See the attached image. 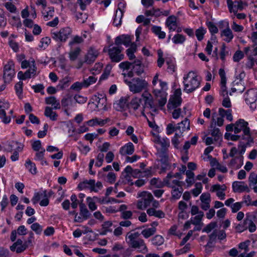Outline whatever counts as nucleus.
Masks as SVG:
<instances>
[{
    "instance_id": "1",
    "label": "nucleus",
    "mask_w": 257,
    "mask_h": 257,
    "mask_svg": "<svg viewBox=\"0 0 257 257\" xmlns=\"http://www.w3.org/2000/svg\"><path fill=\"white\" fill-rule=\"evenodd\" d=\"M201 81V77L196 72L193 71H189L183 77V90L187 93L194 91L200 87Z\"/></svg>"
},
{
    "instance_id": "2",
    "label": "nucleus",
    "mask_w": 257,
    "mask_h": 257,
    "mask_svg": "<svg viewBox=\"0 0 257 257\" xmlns=\"http://www.w3.org/2000/svg\"><path fill=\"white\" fill-rule=\"evenodd\" d=\"M124 81L129 87L131 92L133 93H139L148 88V83L145 79L140 77H134L131 80L124 79Z\"/></svg>"
},
{
    "instance_id": "3",
    "label": "nucleus",
    "mask_w": 257,
    "mask_h": 257,
    "mask_svg": "<svg viewBox=\"0 0 257 257\" xmlns=\"http://www.w3.org/2000/svg\"><path fill=\"white\" fill-rule=\"evenodd\" d=\"M248 123L243 119H239L235 122L234 133L238 134L241 132H243L242 139H244L250 137V128L248 127Z\"/></svg>"
},
{
    "instance_id": "4",
    "label": "nucleus",
    "mask_w": 257,
    "mask_h": 257,
    "mask_svg": "<svg viewBox=\"0 0 257 257\" xmlns=\"http://www.w3.org/2000/svg\"><path fill=\"white\" fill-rule=\"evenodd\" d=\"M72 30L69 27L61 28L59 31L52 32V38L57 42H65L71 34Z\"/></svg>"
},
{
    "instance_id": "5",
    "label": "nucleus",
    "mask_w": 257,
    "mask_h": 257,
    "mask_svg": "<svg viewBox=\"0 0 257 257\" xmlns=\"http://www.w3.org/2000/svg\"><path fill=\"white\" fill-rule=\"evenodd\" d=\"M123 48L121 46H112L108 50L109 58L112 62L118 63L123 59L124 55L121 53Z\"/></svg>"
},
{
    "instance_id": "6",
    "label": "nucleus",
    "mask_w": 257,
    "mask_h": 257,
    "mask_svg": "<svg viewBox=\"0 0 257 257\" xmlns=\"http://www.w3.org/2000/svg\"><path fill=\"white\" fill-rule=\"evenodd\" d=\"M139 196L142 198L137 204V207L140 209H144L149 206L153 200L152 194L148 192H142Z\"/></svg>"
},
{
    "instance_id": "7",
    "label": "nucleus",
    "mask_w": 257,
    "mask_h": 257,
    "mask_svg": "<svg viewBox=\"0 0 257 257\" xmlns=\"http://www.w3.org/2000/svg\"><path fill=\"white\" fill-rule=\"evenodd\" d=\"M13 61H9L4 69L3 79L5 83H10L15 74Z\"/></svg>"
},
{
    "instance_id": "8",
    "label": "nucleus",
    "mask_w": 257,
    "mask_h": 257,
    "mask_svg": "<svg viewBox=\"0 0 257 257\" xmlns=\"http://www.w3.org/2000/svg\"><path fill=\"white\" fill-rule=\"evenodd\" d=\"M154 143L158 145L157 147V153L169 152L168 148L170 146V141L167 138H161L157 136L154 140Z\"/></svg>"
},
{
    "instance_id": "9",
    "label": "nucleus",
    "mask_w": 257,
    "mask_h": 257,
    "mask_svg": "<svg viewBox=\"0 0 257 257\" xmlns=\"http://www.w3.org/2000/svg\"><path fill=\"white\" fill-rule=\"evenodd\" d=\"M118 8L115 12L113 19V24L115 27H119L121 25V19L123 16L126 4L123 1H120L118 4Z\"/></svg>"
},
{
    "instance_id": "10",
    "label": "nucleus",
    "mask_w": 257,
    "mask_h": 257,
    "mask_svg": "<svg viewBox=\"0 0 257 257\" xmlns=\"http://www.w3.org/2000/svg\"><path fill=\"white\" fill-rule=\"evenodd\" d=\"M227 3L229 12L234 14H236L238 11H242L247 6L246 4L241 1H235L233 2L232 0H227Z\"/></svg>"
},
{
    "instance_id": "11",
    "label": "nucleus",
    "mask_w": 257,
    "mask_h": 257,
    "mask_svg": "<svg viewBox=\"0 0 257 257\" xmlns=\"http://www.w3.org/2000/svg\"><path fill=\"white\" fill-rule=\"evenodd\" d=\"M245 101L247 104H250L252 110L256 108L255 101L257 99V91L254 89H249L245 94Z\"/></svg>"
},
{
    "instance_id": "12",
    "label": "nucleus",
    "mask_w": 257,
    "mask_h": 257,
    "mask_svg": "<svg viewBox=\"0 0 257 257\" xmlns=\"http://www.w3.org/2000/svg\"><path fill=\"white\" fill-rule=\"evenodd\" d=\"M79 207L80 216L75 215L74 220L76 222H81L84 220L87 219L90 217L91 213L88 210L85 204L83 202L79 203Z\"/></svg>"
},
{
    "instance_id": "13",
    "label": "nucleus",
    "mask_w": 257,
    "mask_h": 257,
    "mask_svg": "<svg viewBox=\"0 0 257 257\" xmlns=\"http://www.w3.org/2000/svg\"><path fill=\"white\" fill-rule=\"evenodd\" d=\"M172 173H169L167 174V176L163 179V182L154 178L151 180L150 183L152 185H154L157 188H162L165 186L168 187H173L171 186V184L170 182V179L172 178Z\"/></svg>"
},
{
    "instance_id": "14",
    "label": "nucleus",
    "mask_w": 257,
    "mask_h": 257,
    "mask_svg": "<svg viewBox=\"0 0 257 257\" xmlns=\"http://www.w3.org/2000/svg\"><path fill=\"white\" fill-rule=\"evenodd\" d=\"M225 24V28L221 31L220 35L223 37V40L227 42H230L233 38V35L231 30L229 28V23L227 22L221 21L220 22V25Z\"/></svg>"
},
{
    "instance_id": "15",
    "label": "nucleus",
    "mask_w": 257,
    "mask_h": 257,
    "mask_svg": "<svg viewBox=\"0 0 257 257\" xmlns=\"http://www.w3.org/2000/svg\"><path fill=\"white\" fill-rule=\"evenodd\" d=\"M96 185V184H95V180L94 179H90L89 180H85L78 184L77 189L79 190L89 189L90 192H96V189L95 188Z\"/></svg>"
},
{
    "instance_id": "16",
    "label": "nucleus",
    "mask_w": 257,
    "mask_h": 257,
    "mask_svg": "<svg viewBox=\"0 0 257 257\" xmlns=\"http://www.w3.org/2000/svg\"><path fill=\"white\" fill-rule=\"evenodd\" d=\"M97 98V111H107L110 108V105L107 104L106 97L105 94H98Z\"/></svg>"
},
{
    "instance_id": "17",
    "label": "nucleus",
    "mask_w": 257,
    "mask_h": 257,
    "mask_svg": "<svg viewBox=\"0 0 257 257\" xmlns=\"http://www.w3.org/2000/svg\"><path fill=\"white\" fill-rule=\"evenodd\" d=\"M132 37L127 35H121L116 37L115 39L114 44L116 46H121L123 44L126 47L131 46L132 43Z\"/></svg>"
},
{
    "instance_id": "18",
    "label": "nucleus",
    "mask_w": 257,
    "mask_h": 257,
    "mask_svg": "<svg viewBox=\"0 0 257 257\" xmlns=\"http://www.w3.org/2000/svg\"><path fill=\"white\" fill-rule=\"evenodd\" d=\"M160 161L161 162V169L162 171L165 172L170 169L169 163V152L157 153Z\"/></svg>"
},
{
    "instance_id": "19",
    "label": "nucleus",
    "mask_w": 257,
    "mask_h": 257,
    "mask_svg": "<svg viewBox=\"0 0 257 257\" xmlns=\"http://www.w3.org/2000/svg\"><path fill=\"white\" fill-rule=\"evenodd\" d=\"M232 189L234 192H249L250 189L247 185L243 181H234L232 183Z\"/></svg>"
},
{
    "instance_id": "20",
    "label": "nucleus",
    "mask_w": 257,
    "mask_h": 257,
    "mask_svg": "<svg viewBox=\"0 0 257 257\" xmlns=\"http://www.w3.org/2000/svg\"><path fill=\"white\" fill-rule=\"evenodd\" d=\"M144 100V108H150L152 109L154 112L157 111V109L154 105L153 98L152 95L148 93H144L142 95Z\"/></svg>"
},
{
    "instance_id": "21",
    "label": "nucleus",
    "mask_w": 257,
    "mask_h": 257,
    "mask_svg": "<svg viewBox=\"0 0 257 257\" xmlns=\"http://www.w3.org/2000/svg\"><path fill=\"white\" fill-rule=\"evenodd\" d=\"M201 202V208L204 210H207L210 208L211 202V196L209 193H203L200 196Z\"/></svg>"
},
{
    "instance_id": "22",
    "label": "nucleus",
    "mask_w": 257,
    "mask_h": 257,
    "mask_svg": "<svg viewBox=\"0 0 257 257\" xmlns=\"http://www.w3.org/2000/svg\"><path fill=\"white\" fill-rule=\"evenodd\" d=\"M243 165V157L240 155L231 159L228 164V166L235 170L238 169Z\"/></svg>"
},
{
    "instance_id": "23",
    "label": "nucleus",
    "mask_w": 257,
    "mask_h": 257,
    "mask_svg": "<svg viewBox=\"0 0 257 257\" xmlns=\"http://www.w3.org/2000/svg\"><path fill=\"white\" fill-rule=\"evenodd\" d=\"M132 65L133 70L136 75L140 76L144 72V66L141 60L139 59L135 60Z\"/></svg>"
},
{
    "instance_id": "24",
    "label": "nucleus",
    "mask_w": 257,
    "mask_h": 257,
    "mask_svg": "<svg viewBox=\"0 0 257 257\" xmlns=\"http://www.w3.org/2000/svg\"><path fill=\"white\" fill-rule=\"evenodd\" d=\"M166 25L170 31H175L177 26V18L173 15L169 16L166 20Z\"/></svg>"
},
{
    "instance_id": "25",
    "label": "nucleus",
    "mask_w": 257,
    "mask_h": 257,
    "mask_svg": "<svg viewBox=\"0 0 257 257\" xmlns=\"http://www.w3.org/2000/svg\"><path fill=\"white\" fill-rule=\"evenodd\" d=\"M181 98L178 96H175L169 99L167 107L170 110H172V109L178 108V107L181 105Z\"/></svg>"
},
{
    "instance_id": "26",
    "label": "nucleus",
    "mask_w": 257,
    "mask_h": 257,
    "mask_svg": "<svg viewBox=\"0 0 257 257\" xmlns=\"http://www.w3.org/2000/svg\"><path fill=\"white\" fill-rule=\"evenodd\" d=\"M190 129V121L189 119L185 118L180 123H178L176 127V131H178L180 133L182 134L184 132Z\"/></svg>"
},
{
    "instance_id": "27",
    "label": "nucleus",
    "mask_w": 257,
    "mask_h": 257,
    "mask_svg": "<svg viewBox=\"0 0 257 257\" xmlns=\"http://www.w3.org/2000/svg\"><path fill=\"white\" fill-rule=\"evenodd\" d=\"M134 152V146L132 143H128L122 147L119 150L121 155H132Z\"/></svg>"
},
{
    "instance_id": "28",
    "label": "nucleus",
    "mask_w": 257,
    "mask_h": 257,
    "mask_svg": "<svg viewBox=\"0 0 257 257\" xmlns=\"http://www.w3.org/2000/svg\"><path fill=\"white\" fill-rule=\"evenodd\" d=\"M147 213L150 216H155L158 218H163L165 216V213L161 210L154 208H150L147 210Z\"/></svg>"
},
{
    "instance_id": "29",
    "label": "nucleus",
    "mask_w": 257,
    "mask_h": 257,
    "mask_svg": "<svg viewBox=\"0 0 257 257\" xmlns=\"http://www.w3.org/2000/svg\"><path fill=\"white\" fill-rule=\"evenodd\" d=\"M44 193V198L40 201L39 204L41 206H47L49 204V198L51 197L53 194H54V192L50 190L48 192H47L46 190L43 191Z\"/></svg>"
},
{
    "instance_id": "30",
    "label": "nucleus",
    "mask_w": 257,
    "mask_h": 257,
    "mask_svg": "<svg viewBox=\"0 0 257 257\" xmlns=\"http://www.w3.org/2000/svg\"><path fill=\"white\" fill-rule=\"evenodd\" d=\"M98 175L100 177L104 178L105 181L111 184L114 183L115 181L116 175L113 172H110L106 175L102 172H99Z\"/></svg>"
},
{
    "instance_id": "31",
    "label": "nucleus",
    "mask_w": 257,
    "mask_h": 257,
    "mask_svg": "<svg viewBox=\"0 0 257 257\" xmlns=\"http://www.w3.org/2000/svg\"><path fill=\"white\" fill-rule=\"evenodd\" d=\"M44 115L46 117H49L52 121H56L58 116V114L55 111H53L52 108L49 106L46 107Z\"/></svg>"
},
{
    "instance_id": "32",
    "label": "nucleus",
    "mask_w": 257,
    "mask_h": 257,
    "mask_svg": "<svg viewBox=\"0 0 257 257\" xmlns=\"http://www.w3.org/2000/svg\"><path fill=\"white\" fill-rule=\"evenodd\" d=\"M129 243L130 245L135 248H141V247H144V249H146L147 247L144 242V241L142 239H139L138 240L136 239H131L129 240Z\"/></svg>"
},
{
    "instance_id": "33",
    "label": "nucleus",
    "mask_w": 257,
    "mask_h": 257,
    "mask_svg": "<svg viewBox=\"0 0 257 257\" xmlns=\"http://www.w3.org/2000/svg\"><path fill=\"white\" fill-rule=\"evenodd\" d=\"M96 58V54L94 52L92 49H90L87 52L85 56V62L88 64H90L94 62Z\"/></svg>"
},
{
    "instance_id": "34",
    "label": "nucleus",
    "mask_w": 257,
    "mask_h": 257,
    "mask_svg": "<svg viewBox=\"0 0 257 257\" xmlns=\"http://www.w3.org/2000/svg\"><path fill=\"white\" fill-rule=\"evenodd\" d=\"M171 186L173 187H171L172 188V190L171 192L172 198L174 199H178L181 196L183 189L182 187H176V186L171 184Z\"/></svg>"
},
{
    "instance_id": "35",
    "label": "nucleus",
    "mask_w": 257,
    "mask_h": 257,
    "mask_svg": "<svg viewBox=\"0 0 257 257\" xmlns=\"http://www.w3.org/2000/svg\"><path fill=\"white\" fill-rule=\"evenodd\" d=\"M25 167L28 169L30 173L33 175H36L37 173L36 164L32 162L30 159H27L25 163Z\"/></svg>"
},
{
    "instance_id": "36",
    "label": "nucleus",
    "mask_w": 257,
    "mask_h": 257,
    "mask_svg": "<svg viewBox=\"0 0 257 257\" xmlns=\"http://www.w3.org/2000/svg\"><path fill=\"white\" fill-rule=\"evenodd\" d=\"M243 51L247 57L253 58L257 55V46L254 48L246 47L244 48Z\"/></svg>"
},
{
    "instance_id": "37",
    "label": "nucleus",
    "mask_w": 257,
    "mask_h": 257,
    "mask_svg": "<svg viewBox=\"0 0 257 257\" xmlns=\"http://www.w3.org/2000/svg\"><path fill=\"white\" fill-rule=\"evenodd\" d=\"M130 48L126 51V53L130 60H133L135 58L134 53L137 51V45L135 43L131 44Z\"/></svg>"
},
{
    "instance_id": "38",
    "label": "nucleus",
    "mask_w": 257,
    "mask_h": 257,
    "mask_svg": "<svg viewBox=\"0 0 257 257\" xmlns=\"http://www.w3.org/2000/svg\"><path fill=\"white\" fill-rule=\"evenodd\" d=\"M145 15L147 17L155 16L156 17L161 16V10L158 8H153L151 10H146Z\"/></svg>"
},
{
    "instance_id": "39",
    "label": "nucleus",
    "mask_w": 257,
    "mask_h": 257,
    "mask_svg": "<svg viewBox=\"0 0 257 257\" xmlns=\"http://www.w3.org/2000/svg\"><path fill=\"white\" fill-rule=\"evenodd\" d=\"M203 212H199L196 214L194 217L191 218V222L193 225H201L202 224V218L204 216Z\"/></svg>"
},
{
    "instance_id": "40",
    "label": "nucleus",
    "mask_w": 257,
    "mask_h": 257,
    "mask_svg": "<svg viewBox=\"0 0 257 257\" xmlns=\"http://www.w3.org/2000/svg\"><path fill=\"white\" fill-rule=\"evenodd\" d=\"M24 147V144H20V146H18L16 148V149H15V151L13 153V154L11 156V159L12 161L15 162L19 160V153L23 151Z\"/></svg>"
},
{
    "instance_id": "41",
    "label": "nucleus",
    "mask_w": 257,
    "mask_h": 257,
    "mask_svg": "<svg viewBox=\"0 0 257 257\" xmlns=\"http://www.w3.org/2000/svg\"><path fill=\"white\" fill-rule=\"evenodd\" d=\"M126 106V101L120 99L117 102L113 103V107L117 111H122Z\"/></svg>"
},
{
    "instance_id": "42",
    "label": "nucleus",
    "mask_w": 257,
    "mask_h": 257,
    "mask_svg": "<svg viewBox=\"0 0 257 257\" xmlns=\"http://www.w3.org/2000/svg\"><path fill=\"white\" fill-rule=\"evenodd\" d=\"M156 231V227L155 226H152V227L151 228H146L143 230L141 231V234H142L145 238H147L154 234Z\"/></svg>"
},
{
    "instance_id": "43",
    "label": "nucleus",
    "mask_w": 257,
    "mask_h": 257,
    "mask_svg": "<svg viewBox=\"0 0 257 257\" xmlns=\"http://www.w3.org/2000/svg\"><path fill=\"white\" fill-rule=\"evenodd\" d=\"M172 40L175 44H183L186 40L185 36L180 34H176L172 38Z\"/></svg>"
},
{
    "instance_id": "44",
    "label": "nucleus",
    "mask_w": 257,
    "mask_h": 257,
    "mask_svg": "<svg viewBox=\"0 0 257 257\" xmlns=\"http://www.w3.org/2000/svg\"><path fill=\"white\" fill-rule=\"evenodd\" d=\"M97 202L101 203V204H105L108 203L109 202H114L116 203H119L122 202V201L117 200L114 198H107V197H102V198H97Z\"/></svg>"
},
{
    "instance_id": "45",
    "label": "nucleus",
    "mask_w": 257,
    "mask_h": 257,
    "mask_svg": "<svg viewBox=\"0 0 257 257\" xmlns=\"http://www.w3.org/2000/svg\"><path fill=\"white\" fill-rule=\"evenodd\" d=\"M69 80L68 77H66L59 81L57 88L59 90H63L69 85Z\"/></svg>"
},
{
    "instance_id": "46",
    "label": "nucleus",
    "mask_w": 257,
    "mask_h": 257,
    "mask_svg": "<svg viewBox=\"0 0 257 257\" xmlns=\"http://www.w3.org/2000/svg\"><path fill=\"white\" fill-rule=\"evenodd\" d=\"M159 82L161 89H154L153 91L154 94L156 96H158L162 91L167 89V83L166 82L163 81L161 80H159Z\"/></svg>"
},
{
    "instance_id": "47",
    "label": "nucleus",
    "mask_w": 257,
    "mask_h": 257,
    "mask_svg": "<svg viewBox=\"0 0 257 257\" xmlns=\"http://www.w3.org/2000/svg\"><path fill=\"white\" fill-rule=\"evenodd\" d=\"M111 69V67L110 65H107L106 66L103 73H102V74L101 75L99 78V83H101V82L103 80H106L108 78V76L110 75Z\"/></svg>"
},
{
    "instance_id": "48",
    "label": "nucleus",
    "mask_w": 257,
    "mask_h": 257,
    "mask_svg": "<svg viewBox=\"0 0 257 257\" xmlns=\"http://www.w3.org/2000/svg\"><path fill=\"white\" fill-rule=\"evenodd\" d=\"M23 82L20 81L15 85L16 93L20 99L22 98V94L23 93Z\"/></svg>"
},
{
    "instance_id": "49",
    "label": "nucleus",
    "mask_w": 257,
    "mask_h": 257,
    "mask_svg": "<svg viewBox=\"0 0 257 257\" xmlns=\"http://www.w3.org/2000/svg\"><path fill=\"white\" fill-rule=\"evenodd\" d=\"M195 188L191 190L192 193L194 197L198 196L201 192L202 190V185L201 183L198 182L195 185Z\"/></svg>"
},
{
    "instance_id": "50",
    "label": "nucleus",
    "mask_w": 257,
    "mask_h": 257,
    "mask_svg": "<svg viewBox=\"0 0 257 257\" xmlns=\"http://www.w3.org/2000/svg\"><path fill=\"white\" fill-rule=\"evenodd\" d=\"M0 118L5 124L9 123L11 120V117L7 116L6 112L4 109H0Z\"/></svg>"
},
{
    "instance_id": "51",
    "label": "nucleus",
    "mask_w": 257,
    "mask_h": 257,
    "mask_svg": "<svg viewBox=\"0 0 257 257\" xmlns=\"http://www.w3.org/2000/svg\"><path fill=\"white\" fill-rule=\"evenodd\" d=\"M133 169L130 166H127L124 170L122 172V175L125 179L128 181V183L130 182V178L131 177V174L132 173Z\"/></svg>"
},
{
    "instance_id": "52",
    "label": "nucleus",
    "mask_w": 257,
    "mask_h": 257,
    "mask_svg": "<svg viewBox=\"0 0 257 257\" xmlns=\"http://www.w3.org/2000/svg\"><path fill=\"white\" fill-rule=\"evenodd\" d=\"M211 234H213L215 236V239L217 237L220 240L223 239L226 237V233L223 230L214 229Z\"/></svg>"
},
{
    "instance_id": "53",
    "label": "nucleus",
    "mask_w": 257,
    "mask_h": 257,
    "mask_svg": "<svg viewBox=\"0 0 257 257\" xmlns=\"http://www.w3.org/2000/svg\"><path fill=\"white\" fill-rule=\"evenodd\" d=\"M206 30L203 28L201 27L197 29L195 31V35L197 38V40L201 41L203 39L204 35L206 33Z\"/></svg>"
},
{
    "instance_id": "54",
    "label": "nucleus",
    "mask_w": 257,
    "mask_h": 257,
    "mask_svg": "<svg viewBox=\"0 0 257 257\" xmlns=\"http://www.w3.org/2000/svg\"><path fill=\"white\" fill-rule=\"evenodd\" d=\"M8 147L5 149L4 151H7L8 152H12L14 150V144L18 145V146H20V144H23L21 143H20L18 141H12L10 142H8Z\"/></svg>"
},
{
    "instance_id": "55",
    "label": "nucleus",
    "mask_w": 257,
    "mask_h": 257,
    "mask_svg": "<svg viewBox=\"0 0 257 257\" xmlns=\"http://www.w3.org/2000/svg\"><path fill=\"white\" fill-rule=\"evenodd\" d=\"M188 208V205L187 203L183 201H180L178 203V209L179 210H180V212L179 213V217H181V214L184 213L186 212V210Z\"/></svg>"
},
{
    "instance_id": "56",
    "label": "nucleus",
    "mask_w": 257,
    "mask_h": 257,
    "mask_svg": "<svg viewBox=\"0 0 257 257\" xmlns=\"http://www.w3.org/2000/svg\"><path fill=\"white\" fill-rule=\"evenodd\" d=\"M248 182L250 186L257 184V173L251 172L248 177Z\"/></svg>"
},
{
    "instance_id": "57",
    "label": "nucleus",
    "mask_w": 257,
    "mask_h": 257,
    "mask_svg": "<svg viewBox=\"0 0 257 257\" xmlns=\"http://www.w3.org/2000/svg\"><path fill=\"white\" fill-rule=\"evenodd\" d=\"M252 30L250 39L255 45H257V22L255 23L254 27L252 28Z\"/></svg>"
},
{
    "instance_id": "58",
    "label": "nucleus",
    "mask_w": 257,
    "mask_h": 257,
    "mask_svg": "<svg viewBox=\"0 0 257 257\" xmlns=\"http://www.w3.org/2000/svg\"><path fill=\"white\" fill-rule=\"evenodd\" d=\"M206 25L210 32L212 34H216L218 32V29L216 25L212 22H207Z\"/></svg>"
},
{
    "instance_id": "59",
    "label": "nucleus",
    "mask_w": 257,
    "mask_h": 257,
    "mask_svg": "<svg viewBox=\"0 0 257 257\" xmlns=\"http://www.w3.org/2000/svg\"><path fill=\"white\" fill-rule=\"evenodd\" d=\"M168 235H173L180 237L182 233L179 230H177L176 226H172L168 230Z\"/></svg>"
},
{
    "instance_id": "60",
    "label": "nucleus",
    "mask_w": 257,
    "mask_h": 257,
    "mask_svg": "<svg viewBox=\"0 0 257 257\" xmlns=\"http://www.w3.org/2000/svg\"><path fill=\"white\" fill-rule=\"evenodd\" d=\"M173 110L172 112V117L174 119H177L180 116L183 117V112L181 111V109L180 108L172 109Z\"/></svg>"
},
{
    "instance_id": "61",
    "label": "nucleus",
    "mask_w": 257,
    "mask_h": 257,
    "mask_svg": "<svg viewBox=\"0 0 257 257\" xmlns=\"http://www.w3.org/2000/svg\"><path fill=\"white\" fill-rule=\"evenodd\" d=\"M81 50L79 47L76 48L74 51H71L69 53V58L70 60L74 61L76 59L79 55Z\"/></svg>"
},
{
    "instance_id": "62",
    "label": "nucleus",
    "mask_w": 257,
    "mask_h": 257,
    "mask_svg": "<svg viewBox=\"0 0 257 257\" xmlns=\"http://www.w3.org/2000/svg\"><path fill=\"white\" fill-rule=\"evenodd\" d=\"M152 241L153 244L155 245H160L163 244L164 239L162 236L157 235L152 238Z\"/></svg>"
},
{
    "instance_id": "63",
    "label": "nucleus",
    "mask_w": 257,
    "mask_h": 257,
    "mask_svg": "<svg viewBox=\"0 0 257 257\" xmlns=\"http://www.w3.org/2000/svg\"><path fill=\"white\" fill-rule=\"evenodd\" d=\"M83 41V39L81 37L76 35L69 42V46L72 47L75 44H80Z\"/></svg>"
},
{
    "instance_id": "64",
    "label": "nucleus",
    "mask_w": 257,
    "mask_h": 257,
    "mask_svg": "<svg viewBox=\"0 0 257 257\" xmlns=\"http://www.w3.org/2000/svg\"><path fill=\"white\" fill-rule=\"evenodd\" d=\"M32 88L34 89L35 93L40 92L42 94H44L43 90L45 87L43 84H38L35 85H33Z\"/></svg>"
}]
</instances>
